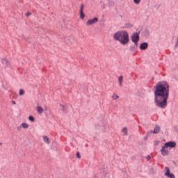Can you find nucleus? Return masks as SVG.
Listing matches in <instances>:
<instances>
[{
	"label": "nucleus",
	"mask_w": 178,
	"mask_h": 178,
	"mask_svg": "<svg viewBox=\"0 0 178 178\" xmlns=\"http://www.w3.org/2000/svg\"><path fill=\"white\" fill-rule=\"evenodd\" d=\"M170 88L166 81H160L154 86V104L157 108L165 109L168 106Z\"/></svg>",
	"instance_id": "nucleus-1"
},
{
	"label": "nucleus",
	"mask_w": 178,
	"mask_h": 178,
	"mask_svg": "<svg viewBox=\"0 0 178 178\" xmlns=\"http://www.w3.org/2000/svg\"><path fill=\"white\" fill-rule=\"evenodd\" d=\"M113 38L115 41H118L121 45H127L130 41L129 32L127 31H120L114 33Z\"/></svg>",
	"instance_id": "nucleus-2"
},
{
	"label": "nucleus",
	"mask_w": 178,
	"mask_h": 178,
	"mask_svg": "<svg viewBox=\"0 0 178 178\" xmlns=\"http://www.w3.org/2000/svg\"><path fill=\"white\" fill-rule=\"evenodd\" d=\"M131 40L136 47H138V41H140V35L138 33H134L131 36Z\"/></svg>",
	"instance_id": "nucleus-3"
},
{
	"label": "nucleus",
	"mask_w": 178,
	"mask_h": 178,
	"mask_svg": "<svg viewBox=\"0 0 178 178\" xmlns=\"http://www.w3.org/2000/svg\"><path fill=\"white\" fill-rule=\"evenodd\" d=\"M165 176L169 178H175V175L173 173H170V169L169 168V167H165Z\"/></svg>",
	"instance_id": "nucleus-4"
},
{
	"label": "nucleus",
	"mask_w": 178,
	"mask_h": 178,
	"mask_svg": "<svg viewBox=\"0 0 178 178\" xmlns=\"http://www.w3.org/2000/svg\"><path fill=\"white\" fill-rule=\"evenodd\" d=\"M161 155L163 156H167V155H169V150H168V147H166L165 145H164L161 149Z\"/></svg>",
	"instance_id": "nucleus-5"
},
{
	"label": "nucleus",
	"mask_w": 178,
	"mask_h": 178,
	"mask_svg": "<svg viewBox=\"0 0 178 178\" xmlns=\"http://www.w3.org/2000/svg\"><path fill=\"white\" fill-rule=\"evenodd\" d=\"M98 22V17H95L92 19H88L86 23V26H92V24H95V23Z\"/></svg>",
	"instance_id": "nucleus-6"
},
{
	"label": "nucleus",
	"mask_w": 178,
	"mask_h": 178,
	"mask_svg": "<svg viewBox=\"0 0 178 178\" xmlns=\"http://www.w3.org/2000/svg\"><path fill=\"white\" fill-rule=\"evenodd\" d=\"M165 147H167V148H175V147H176V142L174 141H170V142H167L165 143Z\"/></svg>",
	"instance_id": "nucleus-7"
},
{
	"label": "nucleus",
	"mask_w": 178,
	"mask_h": 178,
	"mask_svg": "<svg viewBox=\"0 0 178 178\" xmlns=\"http://www.w3.org/2000/svg\"><path fill=\"white\" fill-rule=\"evenodd\" d=\"M86 17V15L84 14V5L82 4L80 9V19L82 20Z\"/></svg>",
	"instance_id": "nucleus-8"
},
{
	"label": "nucleus",
	"mask_w": 178,
	"mask_h": 178,
	"mask_svg": "<svg viewBox=\"0 0 178 178\" xmlns=\"http://www.w3.org/2000/svg\"><path fill=\"white\" fill-rule=\"evenodd\" d=\"M139 48H140V49H142L143 51L147 49V48H148V43L143 42V43L140 44Z\"/></svg>",
	"instance_id": "nucleus-9"
},
{
	"label": "nucleus",
	"mask_w": 178,
	"mask_h": 178,
	"mask_svg": "<svg viewBox=\"0 0 178 178\" xmlns=\"http://www.w3.org/2000/svg\"><path fill=\"white\" fill-rule=\"evenodd\" d=\"M3 65H5L6 67H10V63H9V60H8L6 58H3L2 60Z\"/></svg>",
	"instance_id": "nucleus-10"
},
{
	"label": "nucleus",
	"mask_w": 178,
	"mask_h": 178,
	"mask_svg": "<svg viewBox=\"0 0 178 178\" xmlns=\"http://www.w3.org/2000/svg\"><path fill=\"white\" fill-rule=\"evenodd\" d=\"M36 109H37V113L39 115H41V113H42V112H44V108L41 106H38L36 107Z\"/></svg>",
	"instance_id": "nucleus-11"
},
{
	"label": "nucleus",
	"mask_w": 178,
	"mask_h": 178,
	"mask_svg": "<svg viewBox=\"0 0 178 178\" xmlns=\"http://www.w3.org/2000/svg\"><path fill=\"white\" fill-rule=\"evenodd\" d=\"M159 131H161V127H159V126H156V127L154 128V131H153V133H154V134H159Z\"/></svg>",
	"instance_id": "nucleus-12"
},
{
	"label": "nucleus",
	"mask_w": 178,
	"mask_h": 178,
	"mask_svg": "<svg viewBox=\"0 0 178 178\" xmlns=\"http://www.w3.org/2000/svg\"><path fill=\"white\" fill-rule=\"evenodd\" d=\"M118 83H119L120 87H122L123 86V76H119Z\"/></svg>",
	"instance_id": "nucleus-13"
},
{
	"label": "nucleus",
	"mask_w": 178,
	"mask_h": 178,
	"mask_svg": "<svg viewBox=\"0 0 178 178\" xmlns=\"http://www.w3.org/2000/svg\"><path fill=\"white\" fill-rule=\"evenodd\" d=\"M43 141L46 144H49V138H48V136H43Z\"/></svg>",
	"instance_id": "nucleus-14"
},
{
	"label": "nucleus",
	"mask_w": 178,
	"mask_h": 178,
	"mask_svg": "<svg viewBox=\"0 0 178 178\" xmlns=\"http://www.w3.org/2000/svg\"><path fill=\"white\" fill-rule=\"evenodd\" d=\"M122 132L123 133L124 136H127L128 133H127V127H124L122 129Z\"/></svg>",
	"instance_id": "nucleus-15"
},
{
	"label": "nucleus",
	"mask_w": 178,
	"mask_h": 178,
	"mask_svg": "<svg viewBox=\"0 0 178 178\" xmlns=\"http://www.w3.org/2000/svg\"><path fill=\"white\" fill-rule=\"evenodd\" d=\"M21 126L22 127H23V129H29V124L27 123H25V122L22 123Z\"/></svg>",
	"instance_id": "nucleus-16"
},
{
	"label": "nucleus",
	"mask_w": 178,
	"mask_h": 178,
	"mask_svg": "<svg viewBox=\"0 0 178 178\" xmlns=\"http://www.w3.org/2000/svg\"><path fill=\"white\" fill-rule=\"evenodd\" d=\"M29 120H30V122H35V119L34 118V116L30 115L29 117Z\"/></svg>",
	"instance_id": "nucleus-17"
},
{
	"label": "nucleus",
	"mask_w": 178,
	"mask_h": 178,
	"mask_svg": "<svg viewBox=\"0 0 178 178\" xmlns=\"http://www.w3.org/2000/svg\"><path fill=\"white\" fill-rule=\"evenodd\" d=\"M24 94H25L24 90L20 89L19 90V95H24Z\"/></svg>",
	"instance_id": "nucleus-18"
},
{
	"label": "nucleus",
	"mask_w": 178,
	"mask_h": 178,
	"mask_svg": "<svg viewBox=\"0 0 178 178\" xmlns=\"http://www.w3.org/2000/svg\"><path fill=\"white\" fill-rule=\"evenodd\" d=\"M112 98L114 99V100H116V99H119V96L118 95H113Z\"/></svg>",
	"instance_id": "nucleus-19"
},
{
	"label": "nucleus",
	"mask_w": 178,
	"mask_h": 178,
	"mask_svg": "<svg viewBox=\"0 0 178 178\" xmlns=\"http://www.w3.org/2000/svg\"><path fill=\"white\" fill-rule=\"evenodd\" d=\"M134 2L136 5H138L141 2V0H134Z\"/></svg>",
	"instance_id": "nucleus-20"
},
{
	"label": "nucleus",
	"mask_w": 178,
	"mask_h": 178,
	"mask_svg": "<svg viewBox=\"0 0 178 178\" xmlns=\"http://www.w3.org/2000/svg\"><path fill=\"white\" fill-rule=\"evenodd\" d=\"M130 49L133 52V51H136V49H137V46L131 47Z\"/></svg>",
	"instance_id": "nucleus-21"
},
{
	"label": "nucleus",
	"mask_w": 178,
	"mask_h": 178,
	"mask_svg": "<svg viewBox=\"0 0 178 178\" xmlns=\"http://www.w3.org/2000/svg\"><path fill=\"white\" fill-rule=\"evenodd\" d=\"M60 108H62L63 111H66V107H65L64 105L60 104Z\"/></svg>",
	"instance_id": "nucleus-22"
},
{
	"label": "nucleus",
	"mask_w": 178,
	"mask_h": 178,
	"mask_svg": "<svg viewBox=\"0 0 178 178\" xmlns=\"http://www.w3.org/2000/svg\"><path fill=\"white\" fill-rule=\"evenodd\" d=\"M76 156H77V158H79V159H80V158H81V156L80 155V152H77L76 153Z\"/></svg>",
	"instance_id": "nucleus-23"
},
{
	"label": "nucleus",
	"mask_w": 178,
	"mask_h": 178,
	"mask_svg": "<svg viewBox=\"0 0 178 178\" xmlns=\"http://www.w3.org/2000/svg\"><path fill=\"white\" fill-rule=\"evenodd\" d=\"M152 133H154V131L152 130H150L147 132V136H149V134H152Z\"/></svg>",
	"instance_id": "nucleus-24"
},
{
	"label": "nucleus",
	"mask_w": 178,
	"mask_h": 178,
	"mask_svg": "<svg viewBox=\"0 0 178 178\" xmlns=\"http://www.w3.org/2000/svg\"><path fill=\"white\" fill-rule=\"evenodd\" d=\"M25 16H26V17H29V16H31V13H28L25 14Z\"/></svg>",
	"instance_id": "nucleus-25"
},
{
	"label": "nucleus",
	"mask_w": 178,
	"mask_h": 178,
	"mask_svg": "<svg viewBox=\"0 0 178 178\" xmlns=\"http://www.w3.org/2000/svg\"><path fill=\"white\" fill-rule=\"evenodd\" d=\"M150 159H151V156H147V161H149Z\"/></svg>",
	"instance_id": "nucleus-26"
},
{
	"label": "nucleus",
	"mask_w": 178,
	"mask_h": 178,
	"mask_svg": "<svg viewBox=\"0 0 178 178\" xmlns=\"http://www.w3.org/2000/svg\"><path fill=\"white\" fill-rule=\"evenodd\" d=\"M11 102H12L13 105H16V102L12 101Z\"/></svg>",
	"instance_id": "nucleus-27"
},
{
	"label": "nucleus",
	"mask_w": 178,
	"mask_h": 178,
	"mask_svg": "<svg viewBox=\"0 0 178 178\" xmlns=\"http://www.w3.org/2000/svg\"><path fill=\"white\" fill-rule=\"evenodd\" d=\"M154 144L155 145H158V144H159V141H156Z\"/></svg>",
	"instance_id": "nucleus-28"
},
{
	"label": "nucleus",
	"mask_w": 178,
	"mask_h": 178,
	"mask_svg": "<svg viewBox=\"0 0 178 178\" xmlns=\"http://www.w3.org/2000/svg\"><path fill=\"white\" fill-rule=\"evenodd\" d=\"M175 47H178V38H177V44H176V45H175Z\"/></svg>",
	"instance_id": "nucleus-29"
}]
</instances>
